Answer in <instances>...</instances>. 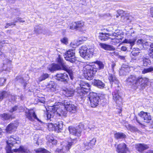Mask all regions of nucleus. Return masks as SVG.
I'll list each match as a JSON object with an SVG mask.
<instances>
[{
  "label": "nucleus",
  "instance_id": "obj_11",
  "mask_svg": "<svg viewBox=\"0 0 153 153\" xmlns=\"http://www.w3.org/2000/svg\"><path fill=\"white\" fill-rule=\"evenodd\" d=\"M55 78L58 81L66 82L69 79L68 75L67 73L57 74L55 76Z\"/></svg>",
  "mask_w": 153,
  "mask_h": 153
},
{
  "label": "nucleus",
  "instance_id": "obj_35",
  "mask_svg": "<svg viewBox=\"0 0 153 153\" xmlns=\"http://www.w3.org/2000/svg\"><path fill=\"white\" fill-rule=\"evenodd\" d=\"M96 64L97 70H101L104 69V65L103 63L102 62L100 61H97L94 62Z\"/></svg>",
  "mask_w": 153,
  "mask_h": 153
},
{
  "label": "nucleus",
  "instance_id": "obj_36",
  "mask_svg": "<svg viewBox=\"0 0 153 153\" xmlns=\"http://www.w3.org/2000/svg\"><path fill=\"white\" fill-rule=\"evenodd\" d=\"M65 92V96L67 97H69L72 96L75 91L73 90L69 89L66 90Z\"/></svg>",
  "mask_w": 153,
  "mask_h": 153
},
{
  "label": "nucleus",
  "instance_id": "obj_59",
  "mask_svg": "<svg viewBox=\"0 0 153 153\" xmlns=\"http://www.w3.org/2000/svg\"><path fill=\"white\" fill-rule=\"evenodd\" d=\"M150 13L151 16L153 15V7H151L150 8Z\"/></svg>",
  "mask_w": 153,
  "mask_h": 153
},
{
  "label": "nucleus",
  "instance_id": "obj_25",
  "mask_svg": "<svg viewBox=\"0 0 153 153\" xmlns=\"http://www.w3.org/2000/svg\"><path fill=\"white\" fill-rule=\"evenodd\" d=\"M137 150L139 152H142L149 148V146L145 144H137L136 146Z\"/></svg>",
  "mask_w": 153,
  "mask_h": 153
},
{
  "label": "nucleus",
  "instance_id": "obj_49",
  "mask_svg": "<svg viewBox=\"0 0 153 153\" xmlns=\"http://www.w3.org/2000/svg\"><path fill=\"white\" fill-rule=\"evenodd\" d=\"M34 30L36 32L38 33H39L42 32V29L40 27H39V28H38L37 27L35 28Z\"/></svg>",
  "mask_w": 153,
  "mask_h": 153
},
{
  "label": "nucleus",
  "instance_id": "obj_61",
  "mask_svg": "<svg viewBox=\"0 0 153 153\" xmlns=\"http://www.w3.org/2000/svg\"><path fill=\"white\" fill-rule=\"evenodd\" d=\"M11 96V99H12V100L13 101H14L15 100V97L14 96Z\"/></svg>",
  "mask_w": 153,
  "mask_h": 153
},
{
  "label": "nucleus",
  "instance_id": "obj_17",
  "mask_svg": "<svg viewBox=\"0 0 153 153\" xmlns=\"http://www.w3.org/2000/svg\"><path fill=\"white\" fill-rule=\"evenodd\" d=\"M49 127H53L55 130L57 132H61L63 129V123L62 122H58L54 124H49Z\"/></svg>",
  "mask_w": 153,
  "mask_h": 153
},
{
  "label": "nucleus",
  "instance_id": "obj_26",
  "mask_svg": "<svg viewBox=\"0 0 153 153\" xmlns=\"http://www.w3.org/2000/svg\"><path fill=\"white\" fill-rule=\"evenodd\" d=\"M112 40L116 39L118 40H121L123 38V34L120 32H114L111 33Z\"/></svg>",
  "mask_w": 153,
  "mask_h": 153
},
{
  "label": "nucleus",
  "instance_id": "obj_4",
  "mask_svg": "<svg viewBox=\"0 0 153 153\" xmlns=\"http://www.w3.org/2000/svg\"><path fill=\"white\" fill-rule=\"evenodd\" d=\"M57 59L59 65L55 64L50 65L48 67L49 70L51 71L59 69H62L67 71L68 70V68L65 65L63 60L59 56L57 58Z\"/></svg>",
  "mask_w": 153,
  "mask_h": 153
},
{
  "label": "nucleus",
  "instance_id": "obj_21",
  "mask_svg": "<svg viewBox=\"0 0 153 153\" xmlns=\"http://www.w3.org/2000/svg\"><path fill=\"white\" fill-rule=\"evenodd\" d=\"M75 93L77 96L82 99L85 94L87 93L84 90H82L80 87H78L75 91Z\"/></svg>",
  "mask_w": 153,
  "mask_h": 153
},
{
  "label": "nucleus",
  "instance_id": "obj_14",
  "mask_svg": "<svg viewBox=\"0 0 153 153\" xmlns=\"http://www.w3.org/2000/svg\"><path fill=\"white\" fill-rule=\"evenodd\" d=\"M25 116L29 120L32 121L33 118L36 119L38 121L42 122L41 121L38 119L36 115L35 112L33 111H29L27 110L25 111Z\"/></svg>",
  "mask_w": 153,
  "mask_h": 153
},
{
  "label": "nucleus",
  "instance_id": "obj_44",
  "mask_svg": "<svg viewBox=\"0 0 153 153\" xmlns=\"http://www.w3.org/2000/svg\"><path fill=\"white\" fill-rule=\"evenodd\" d=\"M48 140L49 143H51L53 145H56L57 143V141L54 139L52 137L49 138Z\"/></svg>",
  "mask_w": 153,
  "mask_h": 153
},
{
  "label": "nucleus",
  "instance_id": "obj_56",
  "mask_svg": "<svg viewBox=\"0 0 153 153\" xmlns=\"http://www.w3.org/2000/svg\"><path fill=\"white\" fill-rule=\"evenodd\" d=\"M56 151V152H58V153H64V152L62 151V149H57Z\"/></svg>",
  "mask_w": 153,
  "mask_h": 153
},
{
  "label": "nucleus",
  "instance_id": "obj_16",
  "mask_svg": "<svg viewBox=\"0 0 153 153\" xmlns=\"http://www.w3.org/2000/svg\"><path fill=\"white\" fill-rule=\"evenodd\" d=\"M69 131L70 133L73 135L78 137L81 135V129L79 128H75L72 126H69Z\"/></svg>",
  "mask_w": 153,
  "mask_h": 153
},
{
  "label": "nucleus",
  "instance_id": "obj_48",
  "mask_svg": "<svg viewBox=\"0 0 153 153\" xmlns=\"http://www.w3.org/2000/svg\"><path fill=\"white\" fill-rule=\"evenodd\" d=\"M6 79L4 78H0V86L3 85L4 83L6 81Z\"/></svg>",
  "mask_w": 153,
  "mask_h": 153
},
{
  "label": "nucleus",
  "instance_id": "obj_54",
  "mask_svg": "<svg viewBox=\"0 0 153 153\" xmlns=\"http://www.w3.org/2000/svg\"><path fill=\"white\" fill-rule=\"evenodd\" d=\"M16 19L20 22H25V21L22 20L21 18L19 17L16 18Z\"/></svg>",
  "mask_w": 153,
  "mask_h": 153
},
{
  "label": "nucleus",
  "instance_id": "obj_8",
  "mask_svg": "<svg viewBox=\"0 0 153 153\" xmlns=\"http://www.w3.org/2000/svg\"><path fill=\"white\" fill-rule=\"evenodd\" d=\"M58 108L59 105L56 104L51 107L50 110L48 111L46 114L48 120L50 119L51 120V119L53 118L55 114L57 116L61 117L57 112V110L58 109Z\"/></svg>",
  "mask_w": 153,
  "mask_h": 153
},
{
  "label": "nucleus",
  "instance_id": "obj_20",
  "mask_svg": "<svg viewBox=\"0 0 153 153\" xmlns=\"http://www.w3.org/2000/svg\"><path fill=\"white\" fill-rule=\"evenodd\" d=\"M111 33H100L99 36V39L102 41H105L111 38Z\"/></svg>",
  "mask_w": 153,
  "mask_h": 153
},
{
  "label": "nucleus",
  "instance_id": "obj_52",
  "mask_svg": "<svg viewBox=\"0 0 153 153\" xmlns=\"http://www.w3.org/2000/svg\"><path fill=\"white\" fill-rule=\"evenodd\" d=\"M61 42L65 44H66L68 42V39L66 37H64L61 40Z\"/></svg>",
  "mask_w": 153,
  "mask_h": 153
},
{
  "label": "nucleus",
  "instance_id": "obj_9",
  "mask_svg": "<svg viewBox=\"0 0 153 153\" xmlns=\"http://www.w3.org/2000/svg\"><path fill=\"white\" fill-rule=\"evenodd\" d=\"M65 60L71 63L75 62L76 60L75 51L73 50H70L67 51L65 54Z\"/></svg>",
  "mask_w": 153,
  "mask_h": 153
},
{
  "label": "nucleus",
  "instance_id": "obj_15",
  "mask_svg": "<svg viewBox=\"0 0 153 153\" xmlns=\"http://www.w3.org/2000/svg\"><path fill=\"white\" fill-rule=\"evenodd\" d=\"M130 68L128 65L123 64L119 70L120 76H125L130 71Z\"/></svg>",
  "mask_w": 153,
  "mask_h": 153
},
{
  "label": "nucleus",
  "instance_id": "obj_43",
  "mask_svg": "<svg viewBox=\"0 0 153 153\" xmlns=\"http://www.w3.org/2000/svg\"><path fill=\"white\" fill-rule=\"evenodd\" d=\"M149 72H153V67H151L149 68H145L142 72L143 74H145Z\"/></svg>",
  "mask_w": 153,
  "mask_h": 153
},
{
  "label": "nucleus",
  "instance_id": "obj_30",
  "mask_svg": "<svg viewBox=\"0 0 153 153\" xmlns=\"http://www.w3.org/2000/svg\"><path fill=\"white\" fill-rule=\"evenodd\" d=\"M93 83L94 85L100 88H103L105 86V84L99 80L94 79Z\"/></svg>",
  "mask_w": 153,
  "mask_h": 153
},
{
  "label": "nucleus",
  "instance_id": "obj_13",
  "mask_svg": "<svg viewBox=\"0 0 153 153\" xmlns=\"http://www.w3.org/2000/svg\"><path fill=\"white\" fill-rule=\"evenodd\" d=\"M138 115L145 122L149 123L151 120V116L149 113L141 111Z\"/></svg>",
  "mask_w": 153,
  "mask_h": 153
},
{
  "label": "nucleus",
  "instance_id": "obj_37",
  "mask_svg": "<svg viewBox=\"0 0 153 153\" xmlns=\"http://www.w3.org/2000/svg\"><path fill=\"white\" fill-rule=\"evenodd\" d=\"M0 117L3 120H7L10 118L11 116L9 114L4 113L0 114Z\"/></svg>",
  "mask_w": 153,
  "mask_h": 153
},
{
  "label": "nucleus",
  "instance_id": "obj_33",
  "mask_svg": "<svg viewBox=\"0 0 153 153\" xmlns=\"http://www.w3.org/2000/svg\"><path fill=\"white\" fill-rule=\"evenodd\" d=\"M41 136H39L38 135H36L34 137V139L36 141L35 143L36 144L39 145L40 143H42L43 141L42 139L41 138Z\"/></svg>",
  "mask_w": 153,
  "mask_h": 153
},
{
  "label": "nucleus",
  "instance_id": "obj_62",
  "mask_svg": "<svg viewBox=\"0 0 153 153\" xmlns=\"http://www.w3.org/2000/svg\"><path fill=\"white\" fill-rule=\"evenodd\" d=\"M118 53L115 52H113L112 53V55H117Z\"/></svg>",
  "mask_w": 153,
  "mask_h": 153
},
{
  "label": "nucleus",
  "instance_id": "obj_18",
  "mask_svg": "<svg viewBox=\"0 0 153 153\" xmlns=\"http://www.w3.org/2000/svg\"><path fill=\"white\" fill-rule=\"evenodd\" d=\"M128 149L126 145L124 143L118 145L117 147V150L118 153H126Z\"/></svg>",
  "mask_w": 153,
  "mask_h": 153
},
{
  "label": "nucleus",
  "instance_id": "obj_19",
  "mask_svg": "<svg viewBox=\"0 0 153 153\" xmlns=\"http://www.w3.org/2000/svg\"><path fill=\"white\" fill-rule=\"evenodd\" d=\"M18 125L16 123H10L7 127L6 130L7 132L11 133L15 131Z\"/></svg>",
  "mask_w": 153,
  "mask_h": 153
},
{
  "label": "nucleus",
  "instance_id": "obj_38",
  "mask_svg": "<svg viewBox=\"0 0 153 153\" xmlns=\"http://www.w3.org/2000/svg\"><path fill=\"white\" fill-rule=\"evenodd\" d=\"M49 75L48 74H43L38 79V81L39 82L45 80L49 77Z\"/></svg>",
  "mask_w": 153,
  "mask_h": 153
},
{
  "label": "nucleus",
  "instance_id": "obj_28",
  "mask_svg": "<svg viewBox=\"0 0 153 153\" xmlns=\"http://www.w3.org/2000/svg\"><path fill=\"white\" fill-rule=\"evenodd\" d=\"M13 152H15L20 153H29V151L27 149L23 146H20L19 148L13 149Z\"/></svg>",
  "mask_w": 153,
  "mask_h": 153
},
{
  "label": "nucleus",
  "instance_id": "obj_60",
  "mask_svg": "<svg viewBox=\"0 0 153 153\" xmlns=\"http://www.w3.org/2000/svg\"><path fill=\"white\" fill-rule=\"evenodd\" d=\"M119 57L121 59L124 60L125 59V56H119Z\"/></svg>",
  "mask_w": 153,
  "mask_h": 153
},
{
  "label": "nucleus",
  "instance_id": "obj_57",
  "mask_svg": "<svg viewBox=\"0 0 153 153\" xmlns=\"http://www.w3.org/2000/svg\"><path fill=\"white\" fill-rule=\"evenodd\" d=\"M115 65H116L114 63H113L111 65L112 70L113 72H114V68Z\"/></svg>",
  "mask_w": 153,
  "mask_h": 153
},
{
  "label": "nucleus",
  "instance_id": "obj_3",
  "mask_svg": "<svg viewBox=\"0 0 153 153\" xmlns=\"http://www.w3.org/2000/svg\"><path fill=\"white\" fill-rule=\"evenodd\" d=\"M97 70V68L96 65H84L82 71L85 78L88 80L92 79Z\"/></svg>",
  "mask_w": 153,
  "mask_h": 153
},
{
  "label": "nucleus",
  "instance_id": "obj_45",
  "mask_svg": "<svg viewBox=\"0 0 153 153\" xmlns=\"http://www.w3.org/2000/svg\"><path fill=\"white\" fill-rule=\"evenodd\" d=\"M131 131L134 132H139V131L136 127L134 126H130L129 127Z\"/></svg>",
  "mask_w": 153,
  "mask_h": 153
},
{
  "label": "nucleus",
  "instance_id": "obj_53",
  "mask_svg": "<svg viewBox=\"0 0 153 153\" xmlns=\"http://www.w3.org/2000/svg\"><path fill=\"white\" fill-rule=\"evenodd\" d=\"M144 40L143 39H139L137 40V43L138 44H141L142 45H143V41Z\"/></svg>",
  "mask_w": 153,
  "mask_h": 153
},
{
  "label": "nucleus",
  "instance_id": "obj_5",
  "mask_svg": "<svg viewBox=\"0 0 153 153\" xmlns=\"http://www.w3.org/2000/svg\"><path fill=\"white\" fill-rule=\"evenodd\" d=\"M94 51L93 49H88L85 46H82L80 49V56L85 59H88L92 56Z\"/></svg>",
  "mask_w": 153,
  "mask_h": 153
},
{
  "label": "nucleus",
  "instance_id": "obj_6",
  "mask_svg": "<svg viewBox=\"0 0 153 153\" xmlns=\"http://www.w3.org/2000/svg\"><path fill=\"white\" fill-rule=\"evenodd\" d=\"M88 98L90 101V106L91 107L95 108L98 105L100 100L98 94L94 93H90Z\"/></svg>",
  "mask_w": 153,
  "mask_h": 153
},
{
  "label": "nucleus",
  "instance_id": "obj_64",
  "mask_svg": "<svg viewBox=\"0 0 153 153\" xmlns=\"http://www.w3.org/2000/svg\"><path fill=\"white\" fill-rule=\"evenodd\" d=\"M146 153H153V150H149L146 152Z\"/></svg>",
  "mask_w": 153,
  "mask_h": 153
},
{
  "label": "nucleus",
  "instance_id": "obj_10",
  "mask_svg": "<svg viewBox=\"0 0 153 153\" xmlns=\"http://www.w3.org/2000/svg\"><path fill=\"white\" fill-rule=\"evenodd\" d=\"M118 90H116L112 93L113 100L118 105H121L122 103L123 100L119 95Z\"/></svg>",
  "mask_w": 153,
  "mask_h": 153
},
{
  "label": "nucleus",
  "instance_id": "obj_40",
  "mask_svg": "<svg viewBox=\"0 0 153 153\" xmlns=\"http://www.w3.org/2000/svg\"><path fill=\"white\" fill-rule=\"evenodd\" d=\"M143 65L145 66H147L148 65H150L151 64L150 60L148 58L144 57L143 58Z\"/></svg>",
  "mask_w": 153,
  "mask_h": 153
},
{
  "label": "nucleus",
  "instance_id": "obj_47",
  "mask_svg": "<svg viewBox=\"0 0 153 153\" xmlns=\"http://www.w3.org/2000/svg\"><path fill=\"white\" fill-rule=\"evenodd\" d=\"M55 84L53 82H50L47 85V87L48 88H52L54 87Z\"/></svg>",
  "mask_w": 153,
  "mask_h": 153
},
{
  "label": "nucleus",
  "instance_id": "obj_24",
  "mask_svg": "<svg viewBox=\"0 0 153 153\" xmlns=\"http://www.w3.org/2000/svg\"><path fill=\"white\" fill-rule=\"evenodd\" d=\"M108 79L111 83L113 84V83H114L116 84H118L119 81L116 77L114 72H113V74H109Z\"/></svg>",
  "mask_w": 153,
  "mask_h": 153
},
{
  "label": "nucleus",
  "instance_id": "obj_7",
  "mask_svg": "<svg viewBox=\"0 0 153 153\" xmlns=\"http://www.w3.org/2000/svg\"><path fill=\"white\" fill-rule=\"evenodd\" d=\"M15 137L11 136L7 142V145L6 147V150L7 153H13L11 146H15L16 144L18 143Z\"/></svg>",
  "mask_w": 153,
  "mask_h": 153
},
{
  "label": "nucleus",
  "instance_id": "obj_46",
  "mask_svg": "<svg viewBox=\"0 0 153 153\" xmlns=\"http://www.w3.org/2000/svg\"><path fill=\"white\" fill-rule=\"evenodd\" d=\"M18 106H15L13 107L9 111L11 113L13 112L16 111H18Z\"/></svg>",
  "mask_w": 153,
  "mask_h": 153
},
{
  "label": "nucleus",
  "instance_id": "obj_1",
  "mask_svg": "<svg viewBox=\"0 0 153 153\" xmlns=\"http://www.w3.org/2000/svg\"><path fill=\"white\" fill-rule=\"evenodd\" d=\"M126 83L128 85L132 86L134 89L139 88L140 90L144 89L150 84L149 79L146 77H137L131 75L127 78Z\"/></svg>",
  "mask_w": 153,
  "mask_h": 153
},
{
  "label": "nucleus",
  "instance_id": "obj_12",
  "mask_svg": "<svg viewBox=\"0 0 153 153\" xmlns=\"http://www.w3.org/2000/svg\"><path fill=\"white\" fill-rule=\"evenodd\" d=\"M84 24L82 21H77L72 22L70 26V29L72 30L76 29L80 30L83 27Z\"/></svg>",
  "mask_w": 153,
  "mask_h": 153
},
{
  "label": "nucleus",
  "instance_id": "obj_23",
  "mask_svg": "<svg viewBox=\"0 0 153 153\" xmlns=\"http://www.w3.org/2000/svg\"><path fill=\"white\" fill-rule=\"evenodd\" d=\"M99 46L101 48L107 51H114L115 48L112 45L102 43H99Z\"/></svg>",
  "mask_w": 153,
  "mask_h": 153
},
{
  "label": "nucleus",
  "instance_id": "obj_34",
  "mask_svg": "<svg viewBox=\"0 0 153 153\" xmlns=\"http://www.w3.org/2000/svg\"><path fill=\"white\" fill-rule=\"evenodd\" d=\"M10 94L9 92L6 91H3L0 92V101H1L4 98L10 96Z\"/></svg>",
  "mask_w": 153,
  "mask_h": 153
},
{
  "label": "nucleus",
  "instance_id": "obj_22",
  "mask_svg": "<svg viewBox=\"0 0 153 153\" xmlns=\"http://www.w3.org/2000/svg\"><path fill=\"white\" fill-rule=\"evenodd\" d=\"M144 37L145 39H144L143 42V46L144 48H147L148 47L150 46V45L151 42L149 41H152V39H153V37L148 36H146Z\"/></svg>",
  "mask_w": 153,
  "mask_h": 153
},
{
  "label": "nucleus",
  "instance_id": "obj_50",
  "mask_svg": "<svg viewBox=\"0 0 153 153\" xmlns=\"http://www.w3.org/2000/svg\"><path fill=\"white\" fill-rule=\"evenodd\" d=\"M18 111L19 112H23L25 110V108L23 106H18Z\"/></svg>",
  "mask_w": 153,
  "mask_h": 153
},
{
  "label": "nucleus",
  "instance_id": "obj_39",
  "mask_svg": "<svg viewBox=\"0 0 153 153\" xmlns=\"http://www.w3.org/2000/svg\"><path fill=\"white\" fill-rule=\"evenodd\" d=\"M35 151L36 153H50L49 151L42 148H39L35 150Z\"/></svg>",
  "mask_w": 153,
  "mask_h": 153
},
{
  "label": "nucleus",
  "instance_id": "obj_29",
  "mask_svg": "<svg viewBox=\"0 0 153 153\" xmlns=\"http://www.w3.org/2000/svg\"><path fill=\"white\" fill-rule=\"evenodd\" d=\"M131 54L135 56V59H139L141 57L140 53L139 51V49L134 48L131 52Z\"/></svg>",
  "mask_w": 153,
  "mask_h": 153
},
{
  "label": "nucleus",
  "instance_id": "obj_42",
  "mask_svg": "<svg viewBox=\"0 0 153 153\" xmlns=\"http://www.w3.org/2000/svg\"><path fill=\"white\" fill-rule=\"evenodd\" d=\"M96 140L95 138H93L92 140H90V142L88 143L85 144V145H88L90 147H91L94 146L95 144Z\"/></svg>",
  "mask_w": 153,
  "mask_h": 153
},
{
  "label": "nucleus",
  "instance_id": "obj_32",
  "mask_svg": "<svg viewBox=\"0 0 153 153\" xmlns=\"http://www.w3.org/2000/svg\"><path fill=\"white\" fill-rule=\"evenodd\" d=\"M114 137L117 139H123L126 138V136L123 133L117 132L114 134Z\"/></svg>",
  "mask_w": 153,
  "mask_h": 153
},
{
  "label": "nucleus",
  "instance_id": "obj_31",
  "mask_svg": "<svg viewBox=\"0 0 153 153\" xmlns=\"http://www.w3.org/2000/svg\"><path fill=\"white\" fill-rule=\"evenodd\" d=\"M73 143H74V142L72 141L71 142H68L66 146H63L62 147V149L64 153H66L67 151L69 150L71 146L72 145Z\"/></svg>",
  "mask_w": 153,
  "mask_h": 153
},
{
  "label": "nucleus",
  "instance_id": "obj_55",
  "mask_svg": "<svg viewBox=\"0 0 153 153\" xmlns=\"http://www.w3.org/2000/svg\"><path fill=\"white\" fill-rule=\"evenodd\" d=\"M88 128L90 130H93L94 129H95L96 128L94 126H88Z\"/></svg>",
  "mask_w": 153,
  "mask_h": 153
},
{
  "label": "nucleus",
  "instance_id": "obj_27",
  "mask_svg": "<svg viewBox=\"0 0 153 153\" xmlns=\"http://www.w3.org/2000/svg\"><path fill=\"white\" fill-rule=\"evenodd\" d=\"M80 87L84 90L85 92L87 93L90 89V86L88 83L84 82H81L80 84Z\"/></svg>",
  "mask_w": 153,
  "mask_h": 153
},
{
  "label": "nucleus",
  "instance_id": "obj_41",
  "mask_svg": "<svg viewBox=\"0 0 153 153\" xmlns=\"http://www.w3.org/2000/svg\"><path fill=\"white\" fill-rule=\"evenodd\" d=\"M136 41L135 39H126L124 40V42L127 43H129L132 46L133 45L135 44V42Z\"/></svg>",
  "mask_w": 153,
  "mask_h": 153
},
{
  "label": "nucleus",
  "instance_id": "obj_58",
  "mask_svg": "<svg viewBox=\"0 0 153 153\" xmlns=\"http://www.w3.org/2000/svg\"><path fill=\"white\" fill-rule=\"evenodd\" d=\"M126 49L127 48L125 46H123L121 48V50L123 51H125Z\"/></svg>",
  "mask_w": 153,
  "mask_h": 153
},
{
  "label": "nucleus",
  "instance_id": "obj_2",
  "mask_svg": "<svg viewBox=\"0 0 153 153\" xmlns=\"http://www.w3.org/2000/svg\"><path fill=\"white\" fill-rule=\"evenodd\" d=\"M57 103L58 105H59V108L57 110V112L61 117L63 116H65L67 111L71 113H74L77 110V107L71 102H65L64 105H60V103L59 102Z\"/></svg>",
  "mask_w": 153,
  "mask_h": 153
},
{
  "label": "nucleus",
  "instance_id": "obj_51",
  "mask_svg": "<svg viewBox=\"0 0 153 153\" xmlns=\"http://www.w3.org/2000/svg\"><path fill=\"white\" fill-rule=\"evenodd\" d=\"M149 55L150 57L153 58V49L152 48L149 49Z\"/></svg>",
  "mask_w": 153,
  "mask_h": 153
},
{
  "label": "nucleus",
  "instance_id": "obj_63",
  "mask_svg": "<svg viewBox=\"0 0 153 153\" xmlns=\"http://www.w3.org/2000/svg\"><path fill=\"white\" fill-rule=\"evenodd\" d=\"M150 48H152L153 49V43L150 42Z\"/></svg>",
  "mask_w": 153,
  "mask_h": 153
}]
</instances>
